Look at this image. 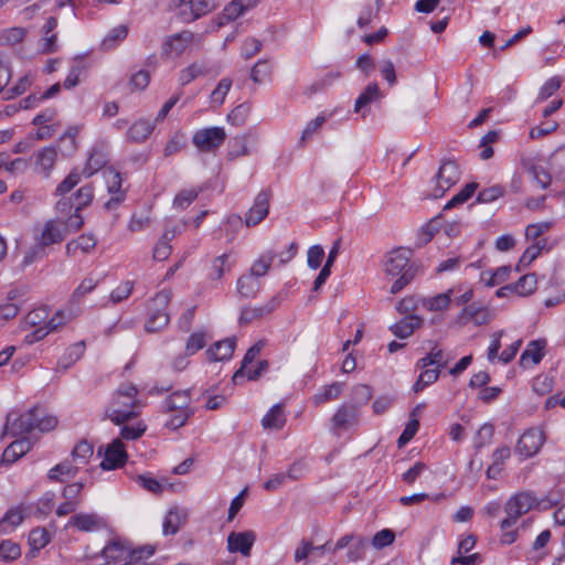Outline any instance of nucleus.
I'll use <instances>...</instances> for the list:
<instances>
[{
	"label": "nucleus",
	"mask_w": 565,
	"mask_h": 565,
	"mask_svg": "<svg viewBox=\"0 0 565 565\" xmlns=\"http://www.w3.org/2000/svg\"><path fill=\"white\" fill-rule=\"evenodd\" d=\"M411 249H390L384 257L383 268L390 276H399L391 287V294H398L419 273L417 264L409 260Z\"/></svg>",
	"instance_id": "obj_1"
},
{
	"label": "nucleus",
	"mask_w": 565,
	"mask_h": 565,
	"mask_svg": "<svg viewBox=\"0 0 565 565\" xmlns=\"http://www.w3.org/2000/svg\"><path fill=\"white\" fill-rule=\"evenodd\" d=\"M138 395L137 386L132 384L121 385L117 395L106 411V416L116 425H120L137 416V413L130 408L137 403L136 396Z\"/></svg>",
	"instance_id": "obj_2"
},
{
	"label": "nucleus",
	"mask_w": 565,
	"mask_h": 565,
	"mask_svg": "<svg viewBox=\"0 0 565 565\" xmlns=\"http://www.w3.org/2000/svg\"><path fill=\"white\" fill-rule=\"evenodd\" d=\"M190 402V393L186 390L177 391L166 399V412L171 413V417L166 424L167 427L178 429L186 423L192 415V411L189 407Z\"/></svg>",
	"instance_id": "obj_3"
},
{
	"label": "nucleus",
	"mask_w": 565,
	"mask_h": 565,
	"mask_svg": "<svg viewBox=\"0 0 565 565\" xmlns=\"http://www.w3.org/2000/svg\"><path fill=\"white\" fill-rule=\"evenodd\" d=\"M170 294L166 290L158 292L151 300L147 311L145 328L148 332H157L166 328L170 321L167 307Z\"/></svg>",
	"instance_id": "obj_4"
},
{
	"label": "nucleus",
	"mask_w": 565,
	"mask_h": 565,
	"mask_svg": "<svg viewBox=\"0 0 565 565\" xmlns=\"http://www.w3.org/2000/svg\"><path fill=\"white\" fill-rule=\"evenodd\" d=\"M106 559L105 565H122L129 561H139L141 558V547L132 545L121 539L111 540L102 552Z\"/></svg>",
	"instance_id": "obj_5"
},
{
	"label": "nucleus",
	"mask_w": 565,
	"mask_h": 565,
	"mask_svg": "<svg viewBox=\"0 0 565 565\" xmlns=\"http://www.w3.org/2000/svg\"><path fill=\"white\" fill-rule=\"evenodd\" d=\"M534 505H537L536 499L530 492H520L509 499L505 504L507 518L502 520L500 527L502 531L508 530Z\"/></svg>",
	"instance_id": "obj_6"
},
{
	"label": "nucleus",
	"mask_w": 565,
	"mask_h": 565,
	"mask_svg": "<svg viewBox=\"0 0 565 565\" xmlns=\"http://www.w3.org/2000/svg\"><path fill=\"white\" fill-rule=\"evenodd\" d=\"M226 136V131L223 127H204L193 132L192 143L198 150L209 152L221 147Z\"/></svg>",
	"instance_id": "obj_7"
},
{
	"label": "nucleus",
	"mask_w": 565,
	"mask_h": 565,
	"mask_svg": "<svg viewBox=\"0 0 565 565\" xmlns=\"http://www.w3.org/2000/svg\"><path fill=\"white\" fill-rule=\"evenodd\" d=\"M460 178L459 167L455 161L448 160L441 163L435 178L436 186L431 192L435 198L443 196Z\"/></svg>",
	"instance_id": "obj_8"
},
{
	"label": "nucleus",
	"mask_w": 565,
	"mask_h": 565,
	"mask_svg": "<svg viewBox=\"0 0 565 565\" xmlns=\"http://www.w3.org/2000/svg\"><path fill=\"white\" fill-rule=\"evenodd\" d=\"M504 331L499 330L491 335V342L488 347L487 359L490 363H494L495 361L502 362L503 364L510 363L516 355L519 349L522 345V340H515L512 342L507 349L499 354V350L501 348V338L503 337Z\"/></svg>",
	"instance_id": "obj_9"
},
{
	"label": "nucleus",
	"mask_w": 565,
	"mask_h": 565,
	"mask_svg": "<svg viewBox=\"0 0 565 565\" xmlns=\"http://www.w3.org/2000/svg\"><path fill=\"white\" fill-rule=\"evenodd\" d=\"M103 451L104 458L99 465L103 470L118 469L127 461L128 456L120 439L113 440L105 450L103 447H99L97 455L102 456Z\"/></svg>",
	"instance_id": "obj_10"
},
{
	"label": "nucleus",
	"mask_w": 565,
	"mask_h": 565,
	"mask_svg": "<svg viewBox=\"0 0 565 565\" xmlns=\"http://www.w3.org/2000/svg\"><path fill=\"white\" fill-rule=\"evenodd\" d=\"M194 42V34L182 31L166 39L162 44V54L169 58H175L186 53Z\"/></svg>",
	"instance_id": "obj_11"
},
{
	"label": "nucleus",
	"mask_w": 565,
	"mask_h": 565,
	"mask_svg": "<svg viewBox=\"0 0 565 565\" xmlns=\"http://www.w3.org/2000/svg\"><path fill=\"white\" fill-rule=\"evenodd\" d=\"M179 15L183 22H192L217 6L216 0H180Z\"/></svg>",
	"instance_id": "obj_12"
},
{
	"label": "nucleus",
	"mask_w": 565,
	"mask_h": 565,
	"mask_svg": "<svg viewBox=\"0 0 565 565\" xmlns=\"http://www.w3.org/2000/svg\"><path fill=\"white\" fill-rule=\"evenodd\" d=\"M67 224L58 220H50L42 227L35 228V237L42 247L61 244L65 236Z\"/></svg>",
	"instance_id": "obj_13"
},
{
	"label": "nucleus",
	"mask_w": 565,
	"mask_h": 565,
	"mask_svg": "<svg viewBox=\"0 0 565 565\" xmlns=\"http://www.w3.org/2000/svg\"><path fill=\"white\" fill-rule=\"evenodd\" d=\"M34 172L45 178L51 175L57 160V150L55 146H47L33 153Z\"/></svg>",
	"instance_id": "obj_14"
},
{
	"label": "nucleus",
	"mask_w": 565,
	"mask_h": 565,
	"mask_svg": "<svg viewBox=\"0 0 565 565\" xmlns=\"http://www.w3.org/2000/svg\"><path fill=\"white\" fill-rule=\"evenodd\" d=\"M544 444V434L537 428L526 430L519 439L516 451L529 458L535 455Z\"/></svg>",
	"instance_id": "obj_15"
},
{
	"label": "nucleus",
	"mask_w": 565,
	"mask_h": 565,
	"mask_svg": "<svg viewBox=\"0 0 565 565\" xmlns=\"http://www.w3.org/2000/svg\"><path fill=\"white\" fill-rule=\"evenodd\" d=\"M35 429V406L12 419V414H9L6 423V431L12 436H19L30 433Z\"/></svg>",
	"instance_id": "obj_16"
},
{
	"label": "nucleus",
	"mask_w": 565,
	"mask_h": 565,
	"mask_svg": "<svg viewBox=\"0 0 565 565\" xmlns=\"http://www.w3.org/2000/svg\"><path fill=\"white\" fill-rule=\"evenodd\" d=\"M255 541L256 534L254 531L231 532L227 536V550L231 553H241L247 557L250 555Z\"/></svg>",
	"instance_id": "obj_17"
},
{
	"label": "nucleus",
	"mask_w": 565,
	"mask_h": 565,
	"mask_svg": "<svg viewBox=\"0 0 565 565\" xmlns=\"http://www.w3.org/2000/svg\"><path fill=\"white\" fill-rule=\"evenodd\" d=\"M269 212V194L266 191L259 192L253 205L245 214L246 226H255L266 218Z\"/></svg>",
	"instance_id": "obj_18"
},
{
	"label": "nucleus",
	"mask_w": 565,
	"mask_h": 565,
	"mask_svg": "<svg viewBox=\"0 0 565 565\" xmlns=\"http://www.w3.org/2000/svg\"><path fill=\"white\" fill-rule=\"evenodd\" d=\"M93 196L94 193L90 185H84L76 191L74 194L75 211L74 214L68 217L67 226L77 230L83 225L84 221L81 211L90 204Z\"/></svg>",
	"instance_id": "obj_19"
},
{
	"label": "nucleus",
	"mask_w": 565,
	"mask_h": 565,
	"mask_svg": "<svg viewBox=\"0 0 565 565\" xmlns=\"http://www.w3.org/2000/svg\"><path fill=\"white\" fill-rule=\"evenodd\" d=\"M383 95L376 83H370L354 102V113L365 118L370 114V106L382 99Z\"/></svg>",
	"instance_id": "obj_20"
},
{
	"label": "nucleus",
	"mask_w": 565,
	"mask_h": 565,
	"mask_svg": "<svg viewBox=\"0 0 565 565\" xmlns=\"http://www.w3.org/2000/svg\"><path fill=\"white\" fill-rule=\"evenodd\" d=\"M67 526H75L81 532H95L106 526V520L96 513H77L71 516Z\"/></svg>",
	"instance_id": "obj_21"
},
{
	"label": "nucleus",
	"mask_w": 565,
	"mask_h": 565,
	"mask_svg": "<svg viewBox=\"0 0 565 565\" xmlns=\"http://www.w3.org/2000/svg\"><path fill=\"white\" fill-rule=\"evenodd\" d=\"M103 177L105 179V182L107 184L108 192L111 194H115L114 198L108 200L105 203L106 209H111L113 205L118 204L122 198L124 194L120 192L121 189V175L118 171H116L113 168H106L103 171Z\"/></svg>",
	"instance_id": "obj_22"
},
{
	"label": "nucleus",
	"mask_w": 565,
	"mask_h": 565,
	"mask_svg": "<svg viewBox=\"0 0 565 565\" xmlns=\"http://www.w3.org/2000/svg\"><path fill=\"white\" fill-rule=\"evenodd\" d=\"M255 139V135L252 132L235 136L228 143V157L236 159L248 156L252 152V146Z\"/></svg>",
	"instance_id": "obj_23"
},
{
	"label": "nucleus",
	"mask_w": 565,
	"mask_h": 565,
	"mask_svg": "<svg viewBox=\"0 0 565 565\" xmlns=\"http://www.w3.org/2000/svg\"><path fill=\"white\" fill-rule=\"evenodd\" d=\"M262 0H233L225 6L222 18L226 21H234L252 9H254Z\"/></svg>",
	"instance_id": "obj_24"
},
{
	"label": "nucleus",
	"mask_w": 565,
	"mask_h": 565,
	"mask_svg": "<svg viewBox=\"0 0 565 565\" xmlns=\"http://www.w3.org/2000/svg\"><path fill=\"white\" fill-rule=\"evenodd\" d=\"M545 347L546 341L543 339L531 341L521 354L520 364L523 367L539 364L544 356Z\"/></svg>",
	"instance_id": "obj_25"
},
{
	"label": "nucleus",
	"mask_w": 565,
	"mask_h": 565,
	"mask_svg": "<svg viewBox=\"0 0 565 565\" xmlns=\"http://www.w3.org/2000/svg\"><path fill=\"white\" fill-rule=\"evenodd\" d=\"M337 429H347L358 423L356 405H341L332 417Z\"/></svg>",
	"instance_id": "obj_26"
},
{
	"label": "nucleus",
	"mask_w": 565,
	"mask_h": 565,
	"mask_svg": "<svg viewBox=\"0 0 565 565\" xmlns=\"http://www.w3.org/2000/svg\"><path fill=\"white\" fill-rule=\"evenodd\" d=\"M32 448V443L29 438H20L12 441L2 454V462L4 463H13L19 458L29 452Z\"/></svg>",
	"instance_id": "obj_27"
},
{
	"label": "nucleus",
	"mask_w": 565,
	"mask_h": 565,
	"mask_svg": "<svg viewBox=\"0 0 565 565\" xmlns=\"http://www.w3.org/2000/svg\"><path fill=\"white\" fill-rule=\"evenodd\" d=\"M45 249H14L12 254V267L22 270L40 258H43Z\"/></svg>",
	"instance_id": "obj_28"
},
{
	"label": "nucleus",
	"mask_w": 565,
	"mask_h": 565,
	"mask_svg": "<svg viewBox=\"0 0 565 565\" xmlns=\"http://www.w3.org/2000/svg\"><path fill=\"white\" fill-rule=\"evenodd\" d=\"M449 360L450 358L445 354V352L437 344H435L426 356L417 361L416 365L418 369L435 366L441 370L448 364Z\"/></svg>",
	"instance_id": "obj_29"
},
{
	"label": "nucleus",
	"mask_w": 565,
	"mask_h": 565,
	"mask_svg": "<svg viewBox=\"0 0 565 565\" xmlns=\"http://www.w3.org/2000/svg\"><path fill=\"white\" fill-rule=\"evenodd\" d=\"M234 348V340L226 339L216 342L205 352V354L207 360L211 362L223 361L230 359L233 355Z\"/></svg>",
	"instance_id": "obj_30"
},
{
	"label": "nucleus",
	"mask_w": 565,
	"mask_h": 565,
	"mask_svg": "<svg viewBox=\"0 0 565 565\" xmlns=\"http://www.w3.org/2000/svg\"><path fill=\"white\" fill-rule=\"evenodd\" d=\"M264 347H265V341L259 340L258 342H256L254 345H252L247 350V352L242 361L241 367L233 375V382L235 384H239L241 380L245 377V373L247 372V370H249L252 367V363L255 361L256 356L259 354V352L262 351V349Z\"/></svg>",
	"instance_id": "obj_31"
},
{
	"label": "nucleus",
	"mask_w": 565,
	"mask_h": 565,
	"mask_svg": "<svg viewBox=\"0 0 565 565\" xmlns=\"http://www.w3.org/2000/svg\"><path fill=\"white\" fill-rule=\"evenodd\" d=\"M264 347H265V341L259 340L258 342H256L254 345H252L247 350V352L242 361L241 367L233 375V382L235 384H239L241 380L245 377V373L247 372V370H249L252 367V363L255 361L256 356L259 354V352L262 351V349Z\"/></svg>",
	"instance_id": "obj_32"
},
{
	"label": "nucleus",
	"mask_w": 565,
	"mask_h": 565,
	"mask_svg": "<svg viewBox=\"0 0 565 565\" xmlns=\"http://www.w3.org/2000/svg\"><path fill=\"white\" fill-rule=\"evenodd\" d=\"M186 514L179 508H171L163 520V534L173 535L184 524Z\"/></svg>",
	"instance_id": "obj_33"
},
{
	"label": "nucleus",
	"mask_w": 565,
	"mask_h": 565,
	"mask_svg": "<svg viewBox=\"0 0 565 565\" xmlns=\"http://www.w3.org/2000/svg\"><path fill=\"white\" fill-rule=\"evenodd\" d=\"M510 266H501L494 270H484L480 274V282L486 287H494L507 281L510 278Z\"/></svg>",
	"instance_id": "obj_34"
},
{
	"label": "nucleus",
	"mask_w": 565,
	"mask_h": 565,
	"mask_svg": "<svg viewBox=\"0 0 565 565\" xmlns=\"http://www.w3.org/2000/svg\"><path fill=\"white\" fill-rule=\"evenodd\" d=\"M286 424V415L281 404L274 405L262 418V426L265 429H281Z\"/></svg>",
	"instance_id": "obj_35"
},
{
	"label": "nucleus",
	"mask_w": 565,
	"mask_h": 565,
	"mask_svg": "<svg viewBox=\"0 0 565 565\" xmlns=\"http://www.w3.org/2000/svg\"><path fill=\"white\" fill-rule=\"evenodd\" d=\"M458 319L462 324L472 322L476 326H481V324H484L488 322L489 313L484 309H479V308L469 306L461 310Z\"/></svg>",
	"instance_id": "obj_36"
},
{
	"label": "nucleus",
	"mask_w": 565,
	"mask_h": 565,
	"mask_svg": "<svg viewBox=\"0 0 565 565\" xmlns=\"http://www.w3.org/2000/svg\"><path fill=\"white\" fill-rule=\"evenodd\" d=\"M344 384L341 382H334L330 385L324 386L320 392L315 394L313 403L321 405L323 403L337 399L343 392Z\"/></svg>",
	"instance_id": "obj_37"
},
{
	"label": "nucleus",
	"mask_w": 565,
	"mask_h": 565,
	"mask_svg": "<svg viewBox=\"0 0 565 565\" xmlns=\"http://www.w3.org/2000/svg\"><path fill=\"white\" fill-rule=\"evenodd\" d=\"M420 321L418 318L408 317L404 318L394 326L391 327V331L399 339H406L411 337L416 328H418Z\"/></svg>",
	"instance_id": "obj_38"
},
{
	"label": "nucleus",
	"mask_w": 565,
	"mask_h": 565,
	"mask_svg": "<svg viewBox=\"0 0 565 565\" xmlns=\"http://www.w3.org/2000/svg\"><path fill=\"white\" fill-rule=\"evenodd\" d=\"M128 34V28L125 24H120L111 29L107 35L103 39L100 47L104 51H109L118 45Z\"/></svg>",
	"instance_id": "obj_39"
},
{
	"label": "nucleus",
	"mask_w": 565,
	"mask_h": 565,
	"mask_svg": "<svg viewBox=\"0 0 565 565\" xmlns=\"http://www.w3.org/2000/svg\"><path fill=\"white\" fill-rule=\"evenodd\" d=\"M331 117V114L327 115L321 113L315 118L310 119L301 131V141L306 142L310 140L316 134L319 132L324 122Z\"/></svg>",
	"instance_id": "obj_40"
},
{
	"label": "nucleus",
	"mask_w": 565,
	"mask_h": 565,
	"mask_svg": "<svg viewBox=\"0 0 565 565\" xmlns=\"http://www.w3.org/2000/svg\"><path fill=\"white\" fill-rule=\"evenodd\" d=\"M452 290L447 292L438 294L434 297H429L423 300V306L429 311H443L446 310L450 303Z\"/></svg>",
	"instance_id": "obj_41"
},
{
	"label": "nucleus",
	"mask_w": 565,
	"mask_h": 565,
	"mask_svg": "<svg viewBox=\"0 0 565 565\" xmlns=\"http://www.w3.org/2000/svg\"><path fill=\"white\" fill-rule=\"evenodd\" d=\"M550 169L555 180H565V147L554 152L550 159Z\"/></svg>",
	"instance_id": "obj_42"
},
{
	"label": "nucleus",
	"mask_w": 565,
	"mask_h": 565,
	"mask_svg": "<svg viewBox=\"0 0 565 565\" xmlns=\"http://www.w3.org/2000/svg\"><path fill=\"white\" fill-rule=\"evenodd\" d=\"M515 295L526 297L533 294L537 287V280L534 274L522 276L515 284H512Z\"/></svg>",
	"instance_id": "obj_43"
},
{
	"label": "nucleus",
	"mask_w": 565,
	"mask_h": 565,
	"mask_svg": "<svg viewBox=\"0 0 565 565\" xmlns=\"http://www.w3.org/2000/svg\"><path fill=\"white\" fill-rule=\"evenodd\" d=\"M237 291L243 297H254L259 289L258 280L250 274L242 276L236 282Z\"/></svg>",
	"instance_id": "obj_44"
},
{
	"label": "nucleus",
	"mask_w": 565,
	"mask_h": 565,
	"mask_svg": "<svg viewBox=\"0 0 565 565\" xmlns=\"http://www.w3.org/2000/svg\"><path fill=\"white\" fill-rule=\"evenodd\" d=\"M420 370L422 372L413 386V390L416 393L423 391L426 386L435 383L440 374V370L435 366L433 369H429L428 366L426 369Z\"/></svg>",
	"instance_id": "obj_45"
},
{
	"label": "nucleus",
	"mask_w": 565,
	"mask_h": 565,
	"mask_svg": "<svg viewBox=\"0 0 565 565\" xmlns=\"http://www.w3.org/2000/svg\"><path fill=\"white\" fill-rule=\"evenodd\" d=\"M94 454V446L86 439L79 440L72 451V457L78 465L87 463L88 459Z\"/></svg>",
	"instance_id": "obj_46"
},
{
	"label": "nucleus",
	"mask_w": 565,
	"mask_h": 565,
	"mask_svg": "<svg viewBox=\"0 0 565 565\" xmlns=\"http://www.w3.org/2000/svg\"><path fill=\"white\" fill-rule=\"evenodd\" d=\"M26 30L14 26L0 31V45H15L23 41Z\"/></svg>",
	"instance_id": "obj_47"
},
{
	"label": "nucleus",
	"mask_w": 565,
	"mask_h": 565,
	"mask_svg": "<svg viewBox=\"0 0 565 565\" xmlns=\"http://www.w3.org/2000/svg\"><path fill=\"white\" fill-rule=\"evenodd\" d=\"M78 467L73 466L70 461H63L49 471V479L52 481L63 482L62 476L74 477L77 473Z\"/></svg>",
	"instance_id": "obj_48"
},
{
	"label": "nucleus",
	"mask_w": 565,
	"mask_h": 565,
	"mask_svg": "<svg viewBox=\"0 0 565 565\" xmlns=\"http://www.w3.org/2000/svg\"><path fill=\"white\" fill-rule=\"evenodd\" d=\"M57 426V418L52 415H46L43 409L35 406V429L42 433L53 430Z\"/></svg>",
	"instance_id": "obj_49"
},
{
	"label": "nucleus",
	"mask_w": 565,
	"mask_h": 565,
	"mask_svg": "<svg viewBox=\"0 0 565 565\" xmlns=\"http://www.w3.org/2000/svg\"><path fill=\"white\" fill-rule=\"evenodd\" d=\"M77 134H78V128L71 127L63 134V136H61L58 142H60L62 152L64 154L70 156L77 149V145H76Z\"/></svg>",
	"instance_id": "obj_50"
},
{
	"label": "nucleus",
	"mask_w": 565,
	"mask_h": 565,
	"mask_svg": "<svg viewBox=\"0 0 565 565\" xmlns=\"http://www.w3.org/2000/svg\"><path fill=\"white\" fill-rule=\"evenodd\" d=\"M563 79L561 76H553L548 78L540 88L536 100L544 102L554 95L561 87Z\"/></svg>",
	"instance_id": "obj_51"
},
{
	"label": "nucleus",
	"mask_w": 565,
	"mask_h": 565,
	"mask_svg": "<svg viewBox=\"0 0 565 565\" xmlns=\"http://www.w3.org/2000/svg\"><path fill=\"white\" fill-rule=\"evenodd\" d=\"M232 87V81L228 78H223L218 82L217 86L213 89L210 96V100L212 106H221L226 95L228 94L230 89Z\"/></svg>",
	"instance_id": "obj_52"
},
{
	"label": "nucleus",
	"mask_w": 565,
	"mask_h": 565,
	"mask_svg": "<svg viewBox=\"0 0 565 565\" xmlns=\"http://www.w3.org/2000/svg\"><path fill=\"white\" fill-rule=\"evenodd\" d=\"M97 286V282L92 278H85L79 286L73 291L72 296L70 297V305H77L79 301L90 291L95 289Z\"/></svg>",
	"instance_id": "obj_53"
},
{
	"label": "nucleus",
	"mask_w": 565,
	"mask_h": 565,
	"mask_svg": "<svg viewBox=\"0 0 565 565\" xmlns=\"http://www.w3.org/2000/svg\"><path fill=\"white\" fill-rule=\"evenodd\" d=\"M50 542V534L45 529H33L29 534V544L32 550L40 551L45 547Z\"/></svg>",
	"instance_id": "obj_54"
},
{
	"label": "nucleus",
	"mask_w": 565,
	"mask_h": 565,
	"mask_svg": "<svg viewBox=\"0 0 565 565\" xmlns=\"http://www.w3.org/2000/svg\"><path fill=\"white\" fill-rule=\"evenodd\" d=\"M477 189L478 184L476 182L466 184L449 202H447L445 209H450L457 204L465 203L472 196Z\"/></svg>",
	"instance_id": "obj_55"
},
{
	"label": "nucleus",
	"mask_w": 565,
	"mask_h": 565,
	"mask_svg": "<svg viewBox=\"0 0 565 565\" xmlns=\"http://www.w3.org/2000/svg\"><path fill=\"white\" fill-rule=\"evenodd\" d=\"M273 255L270 252H267L263 254L250 267V275L253 277H262L266 275L268 271L271 263H273Z\"/></svg>",
	"instance_id": "obj_56"
},
{
	"label": "nucleus",
	"mask_w": 565,
	"mask_h": 565,
	"mask_svg": "<svg viewBox=\"0 0 565 565\" xmlns=\"http://www.w3.org/2000/svg\"><path fill=\"white\" fill-rule=\"evenodd\" d=\"M337 255H338V249L330 250L321 271L319 273L318 277L315 280V285H313L315 290H318L326 282L327 278L330 276V269L337 258Z\"/></svg>",
	"instance_id": "obj_57"
},
{
	"label": "nucleus",
	"mask_w": 565,
	"mask_h": 565,
	"mask_svg": "<svg viewBox=\"0 0 565 565\" xmlns=\"http://www.w3.org/2000/svg\"><path fill=\"white\" fill-rule=\"evenodd\" d=\"M20 555H21V548H20L19 544H17L10 540H6L0 543V558L1 559L6 561V562H10V561L17 559L18 557H20Z\"/></svg>",
	"instance_id": "obj_58"
},
{
	"label": "nucleus",
	"mask_w": 565,
	"mask_h": 565,
	"mask_svg": "<svg viewBox=\"0 0 565 565\" xmlns=\"http://www.w3.org/2000/svg\"><path fill=\"white\" fill-rule=\"evenodd\" d=\"M206 344V334L202 331L192 333L185 343L186 355H193Z\"/></svg>",
	"instance_id": "obj_59"
},
{
	"label": "nucleus",
	"mask_w": 565,
	"mask_h": 565,
	"mask_svg": "<svg viewBox=\"0 0 565 565\" xmlns=\"http://www.w3.org/2000/svg\"><path fill=\"white\" fill-rule=\"evenodd\" d=\"M198 193L196 189H185L180 191L173 200V206L178 210L186 209L196 199Z\"/></svg>",
	"instance_id": "obj_60"
},
{
	"label": "nucleus",
	"mask_w": 565,
	"mask_h": 565,
	"mask_svg": "<svg viewBox=\"0 0 565 565\" xmlns=\"http://www.w3.org/2000/svg\"><path fill=\"white\" fill-rule=\"evenodd\" d=\"M105 163L106 160L104 158V154L99 151H93L87 159L83 173L86 174L87 177H90L100 168H103Z\"/></svg>",
	"instance_id": "obj_61"
},
{
	"label": "nucleus",
	"mask_w": 565,
	"mask_h": 565,
	"mask_svg": "<svg viewBox=\"0 0 565 565\" xmlns=\"http://www.w3.org/2000/svg\"><path fill=\"white\" fill-rule=\"evenodd\" d=\"M205 73V67L201 63H193L190 66L185 67L180 73V82L182 85H186L194 81L198 76L203 75Z\"/></svg>",
	"instance_id": "obj_62"
},
{
	"label": "nucleus",
	"mask_w": 565,
	"mask_h": 565,
	"mask_svg": "<svg viewBox=\"0 0 565 565\" xmlns=\"http://www.w3.org/2000/svg\"><path fill=\"white\" fill-rule=\"evenodd\" d=\"M81 181V175L77 171H71L68 175L57 185L55 194L64 195L72 191Z\"/></svg>",
	"instance_id": "obj_63"
},
{
	"label": "nucleus",
	"mask_w": 565,
	"mask_h": 565,
	"mask_svg": "<svg viewBox=\"0 0 565 565\" xmlns=\"http://www.w3.org/2000/svg\"><path fill=\"white\" fill-rule=\"evenodd\" d=\"M547 227L548 225L546 223L529 225L525 230V237L527 242L532 243L533 247H542L541 242L537 239L547 230Z\"/></svg>",
	"instance_id": "obj_64"
}]
</instances>
